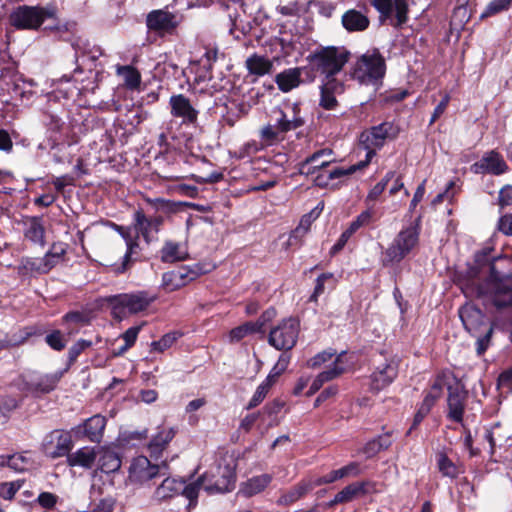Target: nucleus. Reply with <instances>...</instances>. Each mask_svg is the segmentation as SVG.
Masks as SVG:
<instances>
[{
  "mask_svg": "<svg viewBox=\"0 0 512 512\" xmlns=\"http://www.w3.org/2000/svg\"><path fill=\"white\" fill-rule=\"evenodd\" d=\"M54 10L34 6H19L10 15V23L17 29H37L46 18H52Z\"/></svg>",
  "mask_w": 512,
  "mask_h": 512,
  "instance_id": "0eeeda50",
  "label": "nucleus"
},
{
  "mask_svg": "<svg viewBox=\"0 0 512 512\" xmlns=\"http://www.w3.org/2000/svg\"><path fill=\"white\" fill-rule=\"evenodd\" d=\"M97 456L98 452L95 448L89 446L81 447L73 453L69 452L67 464L70 467L91 469L95 464Z\"/></svg>",
  "mask_w": 512,
  "mask_h": 512,
  "instance_id": "b1692460",
  "label": "nucleus"
},
{
  "mask_svg": "<svg viewBox=\"0 0 512 512\" xmlns=\"http://www.w3.org/2000/svg\"><path fill=\"white\" fill-rule=\"evenodd\" d=\"M512 3V0H492L483 14L484 16H490L497 14L501 11L507 10Z\"/></svg>",
  "mask_w": 512,
  "mask_h": 512,
  "instance_id": "bf43d9fd",
  "label": "nucleus"
},
{
  "mask_svg": "<svg viewBox=\"0 0 512 512\" xmlns=\"http://www.w3.org/2000/svg\"><path fill=\"white\" fill-rule=\"evenodd\" d=\"M334 355V351H323L315 355L312 359H310L308 365L312 368L319 367L322 364L326 363L327 361H330Z\"/></svg>",
  "mask_w": 512,
  "mask_h": 512,
  "instance_id": "e2e57ef3",
  "label": "nucleus"
},
{
  "mask_svg": "<svg viewBox=\"0 0 512 512\" xmlns=\"http://www.w3.org/2000/svg\"><path fill=\"white\" fill-rule=\"evenodd\" d=\"M271 479L269 474L254 476L241 483L239 493L244 497H252L262 492L269 485Z\"/></svg>",
  "mask_w": 512,
  "mask_h": 512,
  "instance_id": "c85d7f7f",
  "label": "nucleus"
},
{
  "mask_svg": "<svg viewBox=\"0 0 512 512\" xmlns=\"http://www.w3.org/2000/svg\"><path fill=\"white\" fill-rule=\"evenodd\" d=\"M37 500H38V503L43 508L51 509L56 505V503L58 501V496H56L55 494L50 493V492H42L39 494Z\"/></svg>",
  "mask_w": 512,
  "mask_h": 512,
  "instance_id": "0e129e2a",
  "label": "nucleus"
},
{
  "mask_svg": "<svg viewBox=\"0 0 512 512\" xmlns=\"http://www.w3.org/2000/svg\"><path fill=\"white\" fill-rule=\"evenodd\" d=\"M162 224V216L148 217L140 209L133 214V228L136 234L142 236L147 244L157 239L156 236Z\"/></svg>",
  "mask_w": 512,
  "mask_h": 512,
  "instance_id": "9d476101",
  "label": "nucleus"
},
{
  "mask_svg": "<svg viewBox=\"0 0 512 512\" xmlns=\"http://www.w3.org/2000/svg\"><path fill=\"white\" fill-rule=\"evenodd\" d=\"M366 166H367V162H364V160H362L356 164L350 165L347 168H343V167L335 168L329 172L327 179H336V178L348 176V175L355 173L358 170L365 168Z\"/></svg>",
  "mask_w": 512,
  "mask_h": 512,
  "instance_id": "c03bdc74",
  "label": "nucleus"
},
{
  "mask_svg": "<svg viewBox=\"0 0 512 512\" xmlns=\"http://www.w3.org/2000/svg\"><path fill=\"white\" fill-rule=\"evenodd\" d=\"M394 172L390 171L388 172L384 178L378 182L368 193L367 200L374 201L376 200L382 192L385 190L388 182L394 177Z\"/></svg>",
  "mask_w": 512,
  "mask_h": 512,
  "instance_id": "864d4df0",
  "label": "nucleus"
},
{
  "mask_svg": "<svg viewBox=\"0 0 512 512\" xmlns=\"http://www.w3.org/2000/svg\"><path fill=\"white\" fill-rule=\"evenodd\" d=\"M184 480L167 477L156 488L154 498L158 501H163L168 498L180 494L183 487Z\"/></svg>",
  "mask_w": 512,
  "mask_h": 512,
  "instance_id": "c756f323",
  "label": "nucleus"
},
{
  "mask_svg": "<svg viewBox=\"0 0 512 512\" xmlns=\"http://www.w3.org/2000/svg\"><path fill=\"white\" fill-rule=\"evenodd\" d=\"M315 487H317V485L314 477L303 479L295 486L293 491H290V501L298 500Z\"/></svg>",
  "mask_w": 512,
  "mask_h": 512,
  "instance_id": "79ce46f5",
  "label": "nucleus"
},
{
  "mask_svg": "<svg viewBox=\"0 0 512 512\" xmlns=\"http://www.w3.org/2000/svg\"><path fill=\"white\" fill-rule=\"evenodd\" d=\"M155 300L154 296L146 291L124 293L109 298L114 315L123 317L126 314H136L147 309Z\"/></svg>",
  "mask_w": 512,
  "mask_h": 512,
  "instance_id": "39448f33",
  "label": "nucleus"
},
{
  "mask_svg": "<svg viewBox=\"0 0 512 512\" xmlns=\"http://www.w3.org/2000/svg\"><path fill=\"white\" fill-rule=\"evenodd\" d=\"M286 134V131L269 122L259 130L260 139L268 146L282 142L286 138Z\"/></svg>",
  "mask_w": 512,
  "mask_h": 512,
  "instance_id": "72a5a7b5",
  "label": "nucleus"
},
{
  "mask_svg": "<svg viewBox=\"0 0 512 512\" xmlns=\"http://www.w3.org/2000/svg\"><path fill=\"white\" fill-rule=\"evenodd\" d=\"M62 375L63 372H55L52 374L38 376L32 379L28 384L29 389L33 392L48 393L56 387Z\"/></svg>",
  "mask_w": 512,
  "mask_h": 512,
  "instance_id": "7c9ffc66",
  "label": "nucleus"
},
{
  "mask_svg": "<svg viewBox=\"0 0 512 512\" xmlns=\"http://www.w3.org/2000/svg\"><path fill=\"white\" fill-rule=\"evenodd\" d=\"M267 145L260 139V141L251 140L245 143L240 149H239V157L245 158L250 157L253 154H256L257 152L263 150Z\"/></svg>",
  "mask_w": 512,
  "mask_h": 512,
  "instance_id": "09e8293b",
  "label": "nucleus"
},
{
  "mask_svg": "<svg viewBox=\"0 0 512 512\" xmlns=\"http://www.w3.org/2000/svg\"><path fill=\"white\" fill-rule=\"evenodd\" d=\"M19 269L24 273H45L41 258H23Z\"/></svg>",
  "mask_w": 512,
  "mask_h": 512,
  "instance_id": "49530a36",
  "label": "nucleus"
},
{
  "mask_svg": "<svg viewBox=\"0 0 512 512\" xmlns=\"http://www.w3.org/2000/svg\"><path fill=\"white\" fill-rule=\"evenodd\" d=\"M114 229L121 235L126 244V253L123 256V260L120 264L113 266V271L117 274H121L126 272L131 263L134 261L133 256L139 254L140 246H139V235L132 236L130 233V228L119 226L113 224Z\"/></svg>",
  "mask_w": 512,
  "mask_h": 512,
  "instance_id": "f8f14e48",
  "label": "nucleus"
},
{
  "mask_svg": "<svg viewBox=\"0 0 512 512\" xmlns=\"http://www.w3.org/2000/svg\"><path fill=\"white\" fill-rule=\"evenodd\" d=\"M399 360L396 357L385 359L371 374V389L379 391L390 385L398 375Z\"/></svg>",
  "mask_w": 512,
  "mask_h": 512,
  "instance_id": "9b49d317",
  "label": "nucleus"
},
{
  "mask_svg": "<svg viewBox=\"0 0 512 512\" xmlns=\"http://www.w3.org/2000/svg\"><path fill=\"white\" fill-rule=\"evenodd\" d=\"M467 399V393L456 387H449V395H448V417L460 423L463 420L465 402Z\"/></svg>",
  "mask_w": 512,
  "mask_h": 512,
  "instance_id": "412c9836",
  "label": "nucleus"
},
{
  "mask_svg": "<svg viewBox=\"0 0 512 512\" xmlns=\"http://www.w3.org/2000/svg\"><path fill=\"white\" fill-rule=\"evenodd\" d=\"M508 166L503 157L495 152L490 151L483 155L480 161L471 166V170L475 174L489 173L493 175H500L507 171Z\"/></svg>",
  "mask_w": 512,
  "mask_h": 512,
  "instance_id": "dca6fc26",
  "label": "nucleus"
},
{
  "mask_svg": "<svg viewBox=\"0 0 512 512\" xmlns=\"http://www.w3.org/2000/svg\"><path fill=\"white\" fill-rule=\"evenodd\" d=\"M235 483V474L229 466H217L216 474L205 472L194 482L183 484L180 491L189 500V506H195L200 489L203 487L208 493H224L230 491Z\"/></svg>",
  "mask_w": 512,
  "mask_h": 512,
  "instance_id": "f257e3e1",
  "label": "nucleus"
},
{
  "mask_svg": "<svg viewBox=\"0 0 512 512\" xmlns=\"http://www.w3.org/2000/svg\"><path fill=\"white\" fill-rule=\"evenodd\" d=\"M98 465L101 472L109 474L118 471L121 467V458L117 452L102 447L98 452Z\"/></svg>",
  "mask_w": 512,
  "mask_h": 512,
  "instance_id": "cd10ccee",
  "label": "nucleus"
},
{
  "mask_svg": "<svg viewBox=\"0 0 512 512\" xmlns=\"http://www.w3.org/2000/svg\"><path fill=\"white\" fill-rule=\"evenodd\" d=\"M179 24L176 14L168 10H153L146 18V25L149 30L158 34H165L172 32Z\"/></svg>",
  "mask_w": 512,
  "mask_h": 512,
  "instance_id": "ddd939ff",
  "label": "nucleus"
},
{
  "mask_svg": "<svg viewBox=\"0 0 512 512\" xmlns=\"http://www.w3.org/2000/svg\"><path fill=\"white\" fill-rule=\"evenodd\" d=\"M187 256L186 250L179 244L172 241L165 243L161 249V259L164 262H176L184 260Z\"/></svg>",
  "mask_w": 512,
  "mask_h": 512,
  "instance_id": "f704fd0d",
  "label": "nucleus"
},
{
  "mask_svg": "<svg viewBox=\"0 0 512 512\" xmlns=\"http://www.w3.org/2000/svg\"><path fill=\"white\" fill-rule=\"evenodd\" d=\"M372 4L385 17L391 15L394 7L398 26L404 24L407 20L408 5L406 0H373Z\"/></svg>",
  "mask_w": 512,
  "mask_h": 512,
  "instance_id": "aec40b11",
  "label": "nucleus"
},
{
  "mask_svg": "<svg viewBox=\"0 0 512 512\" xmlns=\"http://www.w3.org/2000/svg\"><path fill=\"white\" fill-rule=\"evenodd\" d=\"M334 161L335 158L333 157L332 149H319L298 164L297 173L301 175H311L315 173L316 170L324 168Z\"/></svg>",
  "mask_w": 512,
  "mask_h": 512,
  "instance_id": "4468645a",
  "label": "nucleus"
},
{
  "mask_svg": "<svg viewBox=\"0 0 512 512\" xmlns=\"http://www.w3.org/2000/svg\"><path fill=\"white\" fill-rule=\"evenodd\" d=\"M245 65L250 74L263 76L270 72L272 63L264 56L253 54L245 61Z\"/></svg>",
  "mask_w": 512,
  "mask_h": 512,
  "instance_id": "473e14b6",
  "label": "nucleus"
},
{
  "mask_svg": "<svg viewBox=\"0 0 512 512\" xmlns=\"http://www.w3.org/2000/svg\"><path fill=\"white\" fill-rule=\"evenodd\" d=\"M269 389L270 388L268 387L267 383H261L257 387L246 408L250 410L258 406L265 399Z\"/></svg>",
  "mask_w": 512,
  "mask_h": 512,
  "instance_id": "6e6d98bb",
  "label": "nucleus"
},
{
  "mask_svg": "<svg viewBox=\"0 0 512 512\" xmlns=\"http://www.w3.org/2000/svg\"><path fill=\"white\" fill-rule=\"evenodd\" d=\"M340 479L347 477H356L361 474L360 464L358 462H350L338 469Z\"/></svg>",
  "mask_w": 512,
  "mask_h": 512,
  "instance_id": "680f3d73",
  "label": "nucleus"
},
{
  "mask_svg": "<svg viewBox=\"0 0 512 512\" xmlns=\"http://www.w3.org/2000/svg\"><path fill=\"white\" fill-rule=\"evenodd\" d=\"M373 219V212L370 209H367L363 212H361L355 220H353L350 225L349 229L355 233L360 228L368 226Z\"/></svg>",
  "mask_w": 512,
  "mask_h": 512,
  "instance_id": "8fccbe9b",
  "label": "nucleus"
},
{
  "mask_svg": "<svg viewBox=\"0 0 512 512\" xmlns=\"http://www.w3.org/2000/svg\"><path fill=\"white\" fill-rule=\"evenodd\" d=\"M24 236L35 245H45V228L41 217H28L24 221Z\"/></svg>",
  "mask_w": 512,
  "mask_h": 512,
  "instance_id": "393cba45",
  "label": "nucleus"
},
{
  "mask_svg": "<svg viewBox=\"0 0 512 512\" xmlns=\"http://www.w3.org/2000/svg\"><path fill=\"white\" fill-rule=\"evenodd\" d=\"M343 27L348 32H361L368 28L369 18L361 11L350 9L346 11L341 18Z\"/></svg>",
  "mask_w": 512,
  "mask_h": 512,
  "instance_id": "bb28decb",
  "label": "nucleus"
},
{
  "mask_svg": "<svg viewBox=\"0 0 512 512\" xmlns=\"http://www.w3.org/2000/svg\"><path fill=\"white\" fill-rule=\"evenodd\" d=\"M268 122L288 132V119L283 109L279 107L273 108L270 111Z\"/></svg>",
  "mask_w": 512,
  "mask_h": 512,
  "instance_id": "a18cd8bd",
  "label": "nucleus"
},
{
  "mask_svg": "<svg viewBox=\"0 0 512 512\" xmlns=\"http://www.w3.org/2000/svg\"><path fill=\"white\" fill-rule=\"evenodd\" d=\"M419 242L418 225H410L402 229L386 249L383 258L384 265H391L402 261Z\"/></svg>",
  "mask_w": 512,
  "mask_h": 512,
  "instance_id": "20e7f679",
  "label": "nucleus"
},
{
  "mask_svg": "<svg viewBox=\"0 0 512 512\" xmlns=\"http://www.w3.org/2000/svg\"><path fill=\"white\" fill-rule=\"evenodd\" d=\"M344 91L343 80H322L320 105L333 109L337 105L336 95Z\"/></svg>",
  "mask_w": 512,
  "mask_h": 512,
  "instance_id": "5701e85b",
  "label": "nucleus"
},
{
  "mask_svg": "<svg viewBox=\"0 0 512 512\" xmlns=\"http://www.w3.org/2000/svg\"><path fill=\"white\" fill-rule=\"evenodd\" d=\"M274 314L273 311H266L260 319L256 322H246L240 326L233 328L229 332V341L231 343L239 342L243 338L248 335L261 332L262 328L265 324V321L270 319V317Z\"/></svg>",
  "mask_w": 512,
  "mask_h": 512,
  "instance_id": "4be33fe9",
  "label": "nucleus"
},
{
  "mask_svg": "<svg viewBox=\"0 0 512 512\" xmlns=\"http://www.w3.org/2000/svg\"><path fill=\"white\" fill-rule=\"evenodd\" d=\"M497 228L505 235L512 236V214H505L498 220Z\"/></svg>",
  "mask_w": 512,
  "mask_h": 512,
  "instance_id": "69168bd1",
  "label": "nucleus"
},
{
  "mask_svg": "<svg viewBox=\"0 0 512 512\" xmlns=\"http://www.w3.org/2000/svg\"><path fill=\"white\" fill-rule=\"evenodd\" d=\"M25 85H28L29 87H33L35 85V82H34V80L29 79V80H21V83H20L18 80L13 84L12 93L15 96L20 97L21 99L28 100L33 95V92L31 90H26L24 87Z\"/></svg>",
  "mask_w": 512,
  "mask_h": 512,
  "instance_id": "3c124183",
  "label": "nucleus"
},
{
  "mask_svg": "<svg viewBox=\"0 0 512 512\" xmlns=\"http://www.w3.org/2000/svg\"><path fill=\"white\" fill-rule=\"evenodd\" d=\"M459 316L465 329L473 335L480 332L481 327L485 325L484 314L470 302L464 304L459 309Z\"/></svg>",
  "mask_w": 512,
  "mask_h": 512,
  "instance_id": "6ab92c4d",
  "label": "nucleus"
},
{
  "mask_svg": "<svg viewBox=\"0 0 512 512\" xmlns=\"http://www.w3.org/2000/svg\"><path fill=\"white\" fill-rule=\"evenodd\" d=\"M72 432L63 429H54L47 433L42 441L43 453L52 459L68 456L73 448Z\"/></svg>",
  "mask_w": 512,
  "mask_h": 512,
  "instance_id": "6e6552de",
  "label": "nucleus"
},
{
  "mask_svg": "<svg viewBox=\"0 0 512 512\" xmlns=\"http://www.w3.org/2000/svg\"><path fill=\"white\" fill-rule=\"evenodd\" d=\"M287 327L286 324L273 328L269 334V344L278 350L285 349L287 343Z\"/></svg>",
  "mask_w": 512,
  "mask_h": 512,
  "instance_id": "58836bf2",
  "label": "nucleus"
},
{
  "mask_svg": "<svg viewBox=\"0 0 512 512\" xmlns=\"http://www.w3.org/2000/svg\"><path fill=\"white\" fill-rule=\"evenodd\" d=\"M29 460L21 454L9 455L8 467L16 472H22L27 469Z\"/></svg>",
  "mask_w": 512,
  "mask_h": 512,
  "instance_id": "4d7b16f0",
  "label": "nucleus"
},
{
  "mask_svg": "<svg viewBox=\"0 0 512 512\" xmlns=\"http://www.w3.org/2000/svg\"><path fill=\"white\" fill-rule=\"evenodd\" d=\"M175 436L173 428H161L148 444L150 456L158 459Z\"/></svg>",
  "mask_w": 512,
  "mask_h": 512,
  "instance_id": "a878e982",
  "label": "nucleus"
},
{
  "mask_svg": "<svg viewBox=\"0 0 512 512\" xmlns=\"http://www.w3.org/2000/svg\"><path fill=\"white\" fill-rule=\"evenodd\" d=\"M386 73L384 57L377 49L361 55L352 67L351 76L360 84L377 87Z\"/></svg>",
  "mask_w": 512,
  "mask_h": 512,
  "instance_id": "7ed1b4c3",
  "label": "nucleus"
},
{
  "mask_svg": "<svg viewBox=\"0 0 512 512\" xmlns=\"http://www.w3.org/2000/svg\"><path fill=\"white\" fill-rule=\"evenodd\" d=\"M499 205L502 208L512 206V185H506L500 190Z\"/></svg>",
  "mask_w": 512,
  "mask_h": 512,
  "instance_id": "338daca9",
  "label": "nucleus"
},
{
  "mask_svg": "<svg viewBox=\"0 0 512 512\" xmlns=\"http://www.w3.org/2000/svg\"><path fill=\"white\" fill-rule=\"evenodd\" d=\"M345 371H346L345 356H344V354H339L333 360V362L330 364V366L326 370L321 372L319 375L321 376V379H323L325 382H328L330 380L337 378Z\"/></svg>",
  "mask_w": 512,
  "mask_h": 512,
  "instance_id": "c9c22d12",
  "label": "nucleus"
},
{
  "mask_svg": "<svg viewBox=\"0 0 512 512\" xmlns=\"http://www.w3.org/2000/svg\"><path fill=\"white\" fill-rule=\"evenodd\" d=\"M114 502L111 498L101 499L91 507V512H112Z\"/></svg>",
  "mask_w": 512,
  "mask_h": 512,
  "instance_id": "774afa93",
  "label": "nucleus"
},
{
  "mask_svg": "<svg viewBox=\"0 0 512 512\" xmlns=\"http://www.w3.org/2000/svg\"><path fill=\"white\" fill-rule=\"evenodd\" d=\"M198 275V271L194 269L180 267L164 273L162 276V285L166 290L174 291L193 281Z\"/></svg>",
  "mask_w": 512,
  "mask_h": 512,
  "instance_id": "a211bd4d",
  "label": "nucleus"
},
{
  "mask_svg": "<svg viewBox=\"0 0 512 512\" xmlns=\"http://www.w3.org/2000/svg\"><path fill=\"white\" fill-rule=\"evenodd\" d=\"M313 80L312 72L307 67L290 69V90L298 87L301 83L311 82Z\"/></svg>",
  "mask_w": 512,
  "mask_h": 512,
  "instance_id": "ea45409f",
  "label": "nucleus"
},
{
  "mask_svg": "<svg viewBox=\"0 0 512 512\" xmlns=\"http://www.w3.org/2000/svg\"><path fill=\"white\" fill-rule=\"evenodd\" d=\"M169 104L171 107V114L174 117L181 118L183 123L195 124L197 122L199 112L183 94L171 96Z\"/></svg>",
  "mask_w": 512,
  "mask_h": 512,
  "instance_id": "f3484780",
  "label": "nucleus"
},
{
  "mask_svg": "<svg viewBox=\"0 0 512 512\" xmlns=\"http://www.w3.org/2000/svg\"><path fill=\"white\" fill-rule=\"evenodd\" d=\"M106 427V418L100 414L93 415L82 424L71 429L76 439H87L90 442L100 443Z\"/></svg>",
  "mask_w": 512,
  "mask_h": 512,
  "instance_id": "1a4fd4ad",
  "label": "nucleus"
},
{
  "mask_svg": "<svg viewBox=\"0 0 512 512\" xmlns=\"http://www.w3.org/2000/svg\"><path fill=\"white\" fill-rule=\"evenodd\" d=\"M398 132V128L392 122H383L361 133L360 142L366 150L364 162H367L368 165L376 155V151L383 147L385 141L396 138Z\"/></svg>",
  "mask_w": 512,
  "mask_h": 512,
  "instance_id": "423d86ee",
  "label": "nucleus"
},
{
  "mask_svg": "<svg viewBox=\"0 0 512 512\" xmlns=\"http://www.w3.org/2000/svg\"><path fill=\"white\" fill-rule=\"evenodd\" d=\"M118 75L122 76L125 85L129 89H137L141 82V75L132 66H120L117 68Z\"/></svg>",
  "mask_w": 512,
  "mask_h": 512,
  "instance_id": "4c0bfd02",
  "label": "nucleus"
},
{
  "mask_svg": "<svg viewBox=\"0 0 512 512\" xmlns=\"http://www.w3.org/2000/svg\"><path fill=\"white\" fill-rule=\"evenodd\" d=\"M320 215V210L318 207L311 210L309 213L304 214L299 222V225L295 228V230L290 233V239L300 238L304 236L308 231L313 221H315Z\"/></svg>",
  "mask_w": 512,
  "mask_h": 512,
  "instance_id": "e433bc0d",
  "label": "nucleus"
},
{
  "mask_svg": "<svg viewBox=\"0 0 512 512\" xmlns=\"http://www.w3.org/2000/svg\"><path fill=\"white\" fill-rule=\"evenodd\" d=\"M19 406L18 400L9 395L0 396V413L4 416L11 413Z\"/></svg>",
  "mask_w": 512,
  "mask_h": 512,
  "instance_id": "13d9d810",
  "label": "nucleus"
},
{
  "mask_svg": "<svg viewBox=\"0 0 512 512\" xmlns=\"http://www.w3.org/2000/svg\"><path fill=\"white\" fill-rule=\"evenodd\" d=\"M46 343L54 350L61 351L66 346V341L59 330H54L45 337Z\"/></svg>",
  "mask_w": 512,
  "mask_h": 512,
  "instance_id": "5fc2aeb1",
  "label": "nucleus"
},
{
  "mask_svg": "<svg viewBox=\"0 0 512 512\" xmlns=\"http://www.w3.org/2000/svg\"><path fill=\"white\" fill-rule=\"evenodd\" d=\"M500 428V423L494 424L491 429H487L485 432V439L488 441L490 445L491 454L494 453V449L497 443V440H504L506 437L504 435H500L497 430Z\"/></svg>",
  "mask_w": 512,
  "mask_h": 512,
  "instance_id": "052dcab7",
  "label": "nucleus"
},
{
  "mask_svg": "<svg viewBox=\"0 0 512 512\" xmlns=\"http://www.w3.org/2000/svg\"><path fill=\"white\" fill-rule=\"evenodd\" d=\"M493 302L498 308L512 305V287L503 286L498 288L494 295Z\"/></svg>",
  "mask_w": 512,
  "mask_h": 512,
  "instance_id": "37998d69",
  "label": "nucleus"
},
{
  "mask_svg": "<svg viewBox=\"0 0 512 512\" xmlns=\"http://www.w3.org/2000/svg\"><path fill=\"white\" fill-rule=\"evenodd\" d=\"M350 52L345 47L328 46L309 55L311 66L323 76V80H341L338 75L348 62Z\"/></svg>",
  "mask_w": 512,
  "mask_h": 512,
  "instance_id": "f03ea898",
  "label": "nucleus"
},
{
  "mask_svg": "<svg viewBox=\"0 0 512 512\" xmlns=\"http://www.w3.org/2000/svg\"><path fill=\"white\" fill-rule=\"evenodd\" d=\"M93 345L92 341L80 339L76 343H74L69 351H68V359L70 363H73L76 361L78 356L87 348L91 347Z\"/></svg>",
  "mask_w": 512,
  "mask_h": 512,
  "instance_id": "603ef678",
  "label": "nucleus"
},
{
  "mask_svg": "<svg viewBox=\"0 0 512 512\" xmlns=\"http://www.w3.org/2000/svg\"><path fill=\"white\" fill-rule=\"evenodd\" d=\"M178 336L179 335L176 332L167 333L158 341H153L151 343V348L153 351L163 352L174 344V342L178 339Z\"/></svg>",
  "mask_w": 512,
  "mask_h": 512,
  "instance_id": "de8ad7c7",
  "label": "nucleus"
},
{
  "mask_svg": "<svg viewBox=\"0 0 512 512\" xmlns=\"http://www.w3.org/2000/svg\"><path fill=\"white\" fill-rule=\"evenodd\" d=\"M159 473V466L151 464L145 456H138L132 460L129 467V479L134 483H145Z\"/></svg>",
  "mask_w": 512,
  "mask_h": 512,
  "instance_id": "2eb2a0df",
  "label": "nucleus"
},
{
  "mask_svg": "<svg viewBox=\"0 0 512 512\" xmlns=\"http://www.w3.org/2000/svg\"><path fill=\"white\" fill-rule=\"evenodd\" d=\"M366 482H354L345 486L332 500V504L347 503L366 494Z\"/></svg>",
  "mask_w": 512,
  "mask_h": 512,
  "instance_id": "2f4dec72",
  "label": "nucleus"
},
{
  "mask_svg": "<svg viewBox=\"0 0 512 512\" xmlns=\"http://www.w3.org/2000/svg\"><path fill=\"white\" fill-rule=\"evenodd\" d=\"M437 465L439 471L445 477L455 478L459 473L458 467L444 453L437 455Z\"/></svg>",
  "mask_w": 512,
  "mask_h": 512,
  "instance_id": "a19ab883",
  "label": "nucleus"
}]
</instances>
